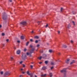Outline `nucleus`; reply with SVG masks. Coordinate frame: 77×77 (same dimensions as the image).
Wrapping results in <instances>:
<instances>
[{
    "instance_id": "f257e3e1",
    "label": "nucleus",
    "mask_w": 77,
    "mask_h": 77,
    "mask_svg": "<svg viewBox=\"0 0 77 77\" xmlns=\"http://www.w3.org/2000/svg\"><path fill=\"white\" fill-rule=\"evenodd\" d=\"M34 50H35V48H32L30 51V52L29 53L27 52L26 54H27V55H28V56L29 55V56L30 57H31V54H31V53H33V51H34Z\"/></svg>"
},
{
    "instance_id": "f03ea898",
    "label": "nucleus",
    "mask_w": 77,
    "mask_h": 77,
    "mask_svg": "<svg viewBox=\"0 0 77 77\" xmlns=\"http://www.w3.org/2000/svg\"><path fill=\"white\" fill-rule=\"evenodd\" d=\"M3 15H2V18L3 20H6V19H7V16H6L5 15V12H4L2 14Z\"/></svg>"
},
{
    "instance_id": "7ed1b4c3",
    "label": "nucleus",
    "mask_w": 77,
    "mask_h": 77,
    "mask_svg": "<svg viewBox=\"0 0 77 77\" xmlns=\"http://www.w3.org/2000/svg\"><path fill=\"white\" fill-rule=\"evenodd\" d=\"M20 24H22L23 26H26L27 24L26 22H22L20 23Z\"/></svg>"
},
{
    "instance_id": "20e7f679",
    "label": "nucleus",
    "mask_w": 77,
    "mask_h": 77,
    "mask_svg": "<svg viewBox=\"0 0 77 77\" xmlns=\"http://www.w3.org/2000/svg\"><path fill=\"white\" fill-rule=\"evenodd\" d=\"M22 58L23 60L26 59V55H24V54H23L22 56Z\"/></svg>"
},
{
    "instance_id": "39448f33",
    "label": "nucleus",
    "mask_w": 77,
    "mask_h": 77,
    "mask_svg": "<svg viewBox=\"0 0 77 77\" xmlns=\"http://www.w3.org/2000/svg\"><path fill=\"white\" fill-rule=\"evenodd\" d=\"M9 75V72H5L4 74L5 76H7V75Z\"/></svg>"
},
{
    "instance_id": "423d86ee",
    "label": "nucleus",
    "mask_w": 77,
    "mask_h": 77,
    "mask_svg": "<svg viewBox=\"0 0 77 77\" xmlns=\"http://www.w3.org/2000/svg\"><path fill=\"white\" fill-rule=\"evenodd\" d=\"M60 72L61 73H63V72H66V69H63L62 70L60 71Z\"/></svg>"
},
{
    "instance_id": "0eeeda50",
    "label": "nucleus",
    "mask_w": 77,
    "mask_h": 77,
    "mask_svg": "<svg viewBox=\"0 0 77 77\" xmlns=\"http://www.w3.org/2000/svg\"><path fill=\"white\" fill-rule=\"evenodd\" d=\"M42 57L44 58V59H45V57H47V55L46 54H43L42 55Z\"/></svg>"
},
{
    "instance_id": "6e6552de",
    "label": "nucleus",
    "mask_w": 77,
    "mask_h": 77,
    "mask_svg": "<svg viewBox=\"0 0 77 77\" xmlns=\"http://www.w3.org/2000/svg\"><path fill=\"white\" fill-rule=\"evenodd\" d=\"M42 70H45L47 69V67L46 66H43L42 68Z\"/></svg>"
},
{
    "instance_id": "1a4fd4ad",
    "label": "nucleus",
    "mask_w": 77,
    "mask_h": 77,
    "mask_svg": "<svg viewBox=\"0 0 77 77\" xmlns=\"http://www.w3.org/2000/svg\"><path fill=\"white\" fill-rule=\"evenodd\" d=\"M17 54H20V51L18 50L17 51Z\"/></svg>"
},
{
    "instance_id": "9d476101",
    "label": "nucleus",
    "mask_w": 77,
    "mask_h": 77,
    "mask_svg": "<svg viewBox=\"0 0 77 77\" xmlns=\"http://www.w3.org/2000/svg\"><path fill=\"white\" fill-rule=\"evenodd\" d=\"M69 61V59H67V60L66 61V63H68Z\"/></svg>"
},
{
    "instance_id": "9b49d317",
    "label": "nucleus",
    "mask_w": 77,
    "mask_h": 77,
    "mask_svg": "<svg viewBox=\"0 0 77 77\" xmlns=\"http://www.w3.org/2000/svg\"><path fill=\"white\" fill-rule=\"evenodd\" d=\"M34 38H35V39H38L39 37L38 36H36L34 37Z\"/></svg>"
},
{
    "instance_id": "f8f14e48",
    "label": "nucleus",
    "mask_w": 77,
    "mask_h": 77,
    "mask_svg": "<svg viewBox=\"0 0 77 77\" xmlns=\"http://www.w3.org/2000/svg\"><path fill=\"white\" fill-rule=\"evenodd\" d=\"M63 48H66L67 46H66V45H63Z\"/></svg>"
},
{
    "instance_id": "ddd939ff",
    "label": "nucleus",
    "mask_w": 77,
    "mask_h": 77,
    "mask_svg": "<svg viewBox=\"0 0 77 77\" xmlns=\"http://www.w3.org/2000/svg\"><path fill=\"white\" fill-rule=\"evenodd\" d=\"M75 62V61L74 60H73L72 61V62L71 63H70V64L71 65V64H72V63H74Z\"/></svg>"
},
{
    "instance_id": "4468645a",
    "label": "nucleus",
    "mask_w": 77,
    "mask_h": 77,
    "mask_svg": "<svg viewBox=\"0 0 77 77\" xmlns=\"http://www.w3.org/2000/svg\"><path fill=\"white\" fill-rule=\"evenodd\" d=\"M49 53H52V52H53V50H49Z\"/></svg>"
},
{
    "instance_id": "2eb2a0df",
    "label": "nucleus",
    "mask_w": 77,
    "mask_h": 77,
    "mask_svg": "<svg viewBox=\"0 0 77 77\" xmlns=\"http://www.w3.org/2000/svg\"><path fill=\"white\" fill-rule=\"evenodd\" d=\"M46 75V74H42L41 75V76L42 77H45Z\"/></svg>"
},
{
    "instance_id": "dca6fc26",
    "label": "nucleus",
    "mask_w": 77,
    "mask_h": 77,
    "mask_svg": "<svg viewBox=\"0 0 77 77\" xmlns=\"http://www.w3.org/2000/svg\"><path fill=\"white\" fill-rule=\"evenodd\" d=\"M24 37L23 36H21V39H24Z\"/></svg>"
},
{
    "instance_id": "f3484780",
    "label": "nucleus",
    "mask_w": 77,
    "mask_h": 77,
    "mask_svg": "<svg viewBox=\"0 0 77 77\" xmlns=\"http://www.w3.org/2000/svg\"><path fill=\"white\" fill-rule=\"evenodd\" d=\"M71 27V25L70 24H69L68 26L67 27L68 28V29H69V27Z\"/></svg>"
},
{
    "instance_id": "a211bd4d",
    "label": "nucleus",
    "mask_w": 77,
    "mask_h": 77,
    "mask_svg": "<svg viewBox=\"0 0 77 77\" xmlns=\"http://www.w3.org/2000/svg\"><path fill=\"white\" fill-rule=\"evenodd\" d=\"M49 75L51 77H52V73H49Z\"/></svg>"
},
{
    "instance_id": "6ab92c4d",
    "label": "nucleus",
    "mask_w": 77,
    "mask_h": 77,
    "mask_svg": "<svg viewBox=\"0 0 77 77\" xmlns=\"http://www.w3.org/2000/svg\"><path fill=\"white\" fill-rule=\"evenodd\" d=\"M27 74L30 75V74L29 73V71H27Z\"/></svg>"
},
{
    "instance_id": "aec40b11",
    "label": "nucleus",
    "mask_w": 77,
    "mask_h": 77,
    "mask_svg": "<svg viewBox=\"0 0 77 77\" xmlns=\"http://www.w3.org/2000/svg\"><path fill=\"white\" fill-rule=\"evenodd\" d=\"M11 60H14V57H11Z\"/></svg>"
},
{
    "instance_id": "412c9836",
    "label": "nucleus",
    "mask_w": 77,
    "mask_h": 77,
    "mask_svg": "<svg viewBox=\"0 0 77 77\" xmlns=\"http://www.w3.org/2000/svg\"><path fill=\"white\" fill-rule=\"evenodd\" d=\"M51 65H54V63L53 62H51Z\"/></svg>"
},
{
    "instance_id": "4be33fe9",
    "label": "nucleus",
    "mask_w": 77,
    "mask_h": 77,
    "mask_svg": "<svg viewBox=\"0 0 77 77\" xmlns=\"http://www.w3.org/2000/svg\"><path fill=\"white\" fill-rule=\"evenodd\" d=\"M45 64H47V63H48V61H45Z\"/></svg>"
},
{
    "instance_id": "5701e85b",
    "label": "nucleus",
    "mask_w": 77,
    "mask_h": 77,
    "mask_svg": "<svg viewBox=\"0 0 77 77\" xmlns=\"http://www.w3.org/2000/svg\"><path fill=\"white\" fill-rule=\"evenodd\" d=\"M38 42V40H36L35 41V43H37Z\"/></svg>"
},
{
    "instance_id": "b1692460",
    "label": "nucleus",
    "mask_w": 77,
    "mask_h": 77,
    "mask_svg": "<svg viewBox=\"0 0 77 77\" xmlns=\"http://www.w3.org/2000/svg\"><path fill=\"white\" fill-rule=\"evenodd\" d=\"M24 51H27V49H26V48H25L24 50H23Z\"/></svg>"
},
{
    "instance_id": "393cba45",
    "label": "nucleus",
    "mask_w": 77,
    "mask_h": 77,
    "mask_svg": "<svg viewBox=\"0 0 77 77\" xmlns=\"http://www.w3.org/2000/svg\"><path fill=\"white\" fill-rule=\"evenodd\" d=\"M30 75V77H33V74H30V75Z\"/></svg>"
},
{
    "instance_id": "a878e982",
    "label": "nucleus",
    "mask_w": 77,
    "mask_h": 77,
    "mask_svg": "<svg viewBox=\"0 0 77 77\" xmlns=\"http://www.w3.org/2000/svg\"><path fill=\"white\" fill-rule=\"evenodd\" d=\"M38 59H39L40 60H41V59H42V57L41 56L40 57L38 58Z\"/></svg>"
},
{
    "instance_id": "bb28decb",
    "label": "nucleus",
    "mask_w": 77,
    "mask_h": 77,
    "mask_svg": "<svg viewBox=\"0 0 77 77\" xmlns=\"http://www.w3.org/2000/svg\"><path fill=\"white\" fill-rule=\"evenodd\" d=\"M30 41L31 42H33V39H30Z\"/></svg>"
},
{
    "instance_id": "cd10ccee",
    "label": "nucleus",
    "mask_w": 77,
    "mask_h": 77,
    "mask_svg": "<svg viewBox=\"0 0 77 77\" xmlns=\"http://www.w3.org/2000/svg\"><path fill=\"white\" fill-rule=\"evenodd\" d=\"M0 74H2V75L3 74V72H0Z\"/></svg>"
},
{
    "instance_id": "c85d7f7f",
    "label": "nucleus",
    "mask_w": 77,
    "mask_h": 77,
    "mask_svg": "<svg viewBox=\"0 0 77 77\" xmlns=\"http://www.w3.org/2000/svg\"><path fill=\"white\" fill-rule=\"evenodd\" d=\"M29 42H27L26 43V46H27V45H29Z\"/></svg>"
},
{
    "instance_id": "c756f323",
    "label": "nucleus",
    "mask_w": 77,
    "mask_h": 77,
    "mask_svg": "<svg viewBox=\"0 0 77 77\" xmlns=\"http://www.w3.org/2000/svg\"><path fill=\"white\" fill-rule=\"evenodd\" d=\"M72 23L73 24V25L74 26L75 25V23H74V21H72Z\"/></svg>"
},
{
    "instance_id": "7c9ffc66",
    "label": "nucleus",
    "mask_w": 77,
    "mask_h": 77,
    "mask_svg": "<svg viewBox=\"0 0 77 77\" xmlns=\"http://www.w3.org/2000/svg\"><path fill=\"white\" fill-rule=\"evenodd\" d=\"M40 45H39V44H38L37 45V47H39Z\"/></svg>"
},
{
    "instance_id": "2f4dec72",
    "label": "nucleus",
    "mask_w": 77,
    "mask_h": 77,
    "mask_svg": "<svg viewBox=\"0 0 77 77\" xmlns=\"http://www.w3.org/2000/svg\"><path fill=\"white\" fill-rule=\"evenodd\" d=\"M38 24H40V23H41V22H39V21H38Z\"/></svg>"
},
{
    "instance_id": "473e14b6",
    "label": "nucleus",
    "mask_w": 77,
    "mask_h": 77,
    "mask_svg": "<svg viewBox=\"0 0 77 77\" xmlns=\"http://www.w3.org/2000/svg\"><path fill=\"white\" fill-rule=\"evenodd\" d=\"M40 53H43V51H42L41 50V51H40Z\"/></svg>"
},
{
    "instance_id": "72a5a7b5",
    "label": "nucleus",
    "mask_w": 77,
    "mask_h": 77,
    "mask_svg": "<svg viewBox=\"0 0 77 77\" xmlns=\"http://www.w3.org/2000/svg\"><path fill=\"white\" fill-rule=\"evenodd\" d=\"M30 67H31V69L33 68V66H32V65H31V66H30Z\"/></svg>"
},
{
    "instance_id": "f704fd0d",
    "label": "nucleus",
    "mask_w": 77,
    "mask_h": 77,
    "mask_svg": "<svg viewBox=\"0 0 77 77\" xmlns=\"http://www.w3.org/2000/svg\"><path fill=\"white\" fill-rule=\"evenodd\" d=\"M62 10H63V8H61V12L62 11Z\"/></svg>"
},
{
    "instance_id": "c9c22d12",
    "label": "nucleus",
    "mask_w": 77,
    "mask_h": 77,
    "mask_svg": "<svg viewBox=\"0 0 77 77\" xmlns=\"http://www.w3.org/2000/svg\"><path fill=\"white\" fill-rule=\"evenodd\" d=\"M2 36H4L5 35V33H2Z\"/></svg>"
},
{
    "instance_id": "e433bc0d",
    "label": "nucleus",
    "mask_w": 77,
    "mask_h": 77,
    "mask_svg": "<svg viewBox=\"0 0 77 77\" xmlns=\"http://www.w3.org/2000/svg\"><path fill=\"white\" fill-rule=\"evenodd\" d=\"M30 47L31 48H32L33 46H32V45H30Z\"/></svg>"
},
{
    "instance_id": "4c0bfd02",
    "label": "nucleus",
    "mask_w": 77,
    "mask_h": 77,
    "mask_svg": "<svg viewBox=\"0 0 77 77\" xmlns=\"http://www.w3.org/2000/svg\"><path fill=\"white\" fill-rule=\"evenodd\" d=\"M6 41H7V42H8L9 41V39H7Z\"/></svg>"
},
{
    "instance_id": "58836bf2",
    "label": "nucleus",
    "mask_w": 77,
    "mask_h": 77,
    "mask_svg": "<svg viewBox=\"0 0 77 77\" xmlns=\"http://www.w3.org/2000/svg\"><path fill=\"white\" fill-rule=\"evenodd\" d=\"M17 42H18V43H20V41L18 40L17 41Z\"/></svg>"
},
{
    "instance_id": "ea45409f",
    "label": "nucleus",
    "mask_w": 77,
    "mask_h": 77,
    "mask_svg": "<svg viewBox=\"0 0 77 77\" xmlns=\"http://www.w3.org/2000/svg\"><path fill=\"white\" fill-rule=\"evenodd\" d=\"M23 63V61H21L20 62V64H21Z\"/></svg>"
},
{
    "instance_id": "a19ab883",
    "label": "nucleus",
    "mask_w": 77,
    "mask_h": 77,
    "mask_svg": "<svg viewBox=\"0 0 77 77\" xmlns=\"http://www.w3.org/2000/svg\"><path fill=\"white\" fill-rule=\"evenodd\" d=\"M53 68H54V67L52 66V67L51 68V69H53Z\"/></svg>"
},
{
    "instance_id": "79ce46f5",
    "label": "nucleus",
    "mask_w": 77,
    "mask_h": 77,
    "mask_svg": "<svg viewBox=\"0 0 77 77\" xmlns=\"http://www.w3.org/2000/svg\"><path fill=\"white\" fill-rule=\"evenodd\" d=\"M48 27V24H47L45 26L46 27Z\"/></svg>"
},
{
    "instance_id": "37998d69",
    "label": "nucleus",
    "mask_w": 77,
    "mask_h": 77,
    "mask_svg": "<svg viewBox=\"0 0 77 77\" xmlns=\"http://www.w3.org/2000/svg\"><path fill=\"white\" fill-rule=\"evenodd\" d=\"M2 47H5V44H2Z\"/></svg>"
},
{
    "instance_id": "c03bdc74",
    "label": "nucleus",
    "mask_w": 77,
    "mask_h": 77,
    "mask_svg": "<svg viewBox=\"0 0 77 77\" xmlns=\"http://www.w3.org/2000/svg\"><path fill=\"white\" fill-rule=\"evenodd\" d=\"M23 66L24 68L25 67V65L23 64Z\"/></svg>"
},
{
    "instance_id": "a18cd8bd",
    "label": "nucleus",
    "mask_w": 77,
    "mask_h": 77,
    "mask_svg": "<svg viewBox=\"0 0 77 77\" xmlns=\"http://www.w3.org/2000/svg\"><path fill=\"white\" fill-rule=\"evenodd\" d=\"M71 42L72 43H73V41L71 40Z\"/></svg>"
},
{
    "instance_id": "49530a36",
    "label": "nucleus",
    "mask_w": 77,
    "mask_h": 77,
    "mask_svg": "<svg viewBox=\"0 0 77 77\" xmlns=\"http://www.w3.org/2000/svg\"><path fill=\"white\" fill-rule=\"evenodd\" d=\"M58 55H60V53H58Z\"/></svg>"
},
{
    "instance_id": "de8ad7c7",
    "label": "nucleus",
    "mask_w": 77,
    "mask_h": 77,
    "mask_svg": "<svg viewBox=\"0 0 77 77\" xmlns=\"http://www.w3.org/2000/svg\"><path fill=\"white\" fill-rule=\"evenodd\" d=\"M58 33L60 34V32L59 31H58Z\"/></svg>"
},
{
    "instance_id": "09e8293b",
    "label": "nucleus",
    "mask_w": 77,
    "mask_h": 77,
    "mask_svg": "<svg viewBox=\"0 0 77 77\" xmlns=\"http://www.w3.org/2000/svg\"><path fill=\"white\" fill-rule=\"evenodd\" d=\"M9 1H10V2H12V0H9Z\"/></svg>"
},
{
    "instance_id": "8fccbe9b",
    "label": "nucleus",
    "mask_w": 77,
    "mask_h": 77,
    "mask_svg": "<svg viewBox=\"0 0 77 77\" xmlns=\"http://www.w3.org/2000/svg\"><path fill=\"white\" fill-rule=\"evenodd\" d=\"M42 63V62H40L39 63V64H41Z\"/></svg>"
},
{
    "instance_id": "3c124183",
    "label": "nucleus",
    "mask_w": 77,
    "mask_h": 77,
    "mask_svg": "<svg viewBox=\"0 0 77 77\" xmlns=\"http://www.w3.org/2000/svg\"><path fill=\"white\" fill-rule=\"evenodd\" d=\"M31 33H33V31H32V32H31Z\"/></svg>"
},
{
    "instance_id": "603ef678",
    "label": "nucleus",
    "mask_w": 77,
    "mask_h": 77,
    "mask_svg": "<svg viewBox=\"0 0 77 77\" xmlns=\"http://www.w3.org/2000/svg\"><path fill=\"white\" fill-rule=\"evenodd\" d=\"M22 73L23 74H24V73H25V72H22Z\"/></svg>"
},
{
    "instance_id": "864d4df0",
    "label": "nucleus",
    "mask_w": 77,
    "mask_h": 77,
    "mask_svg": "<svg viewBox=\"0 0 77 77\" xmlns=\"http://www.w3.org/2000/svg\"><path fill=\"white\" fill-rule=\"evenodd\" d=\"M1 27H2V25H0V28H1Z\"/></svg>"
},
{
    "instance_id": "5fc2aeb1",
    "label": "nucleus",
    "mask_w": 77,
    "mask_h": 77,
    "mask_svg": "<svg viewBox=\"0 0 77 77\" xmlns=\"http://www.w3.org/2000/svg\"><path fill=\"white\" fill-rule=\"evenodd\" d=\"M35 77H37V76L36 75H35Z\"/></svg>"
},
{
    "instance_id": "6e6d98bb",
    "label": "nucleus",
    "mask_w": 77,
    "mask_h": 77,
    "mask_svg": "<svg viewBox=\"0 0 77 77\" xmlns=\"http://www.w3.org/2000/svg\"><path fill=\"white\" fill-rule=\"evenodd\" d=\"M21 71H23V69H21Z\"/></svg>"
},
{
    "instance_id": "4d7b16f0",
    "label": "nucleus",
    "mask_w": 77,
    "mask_h": 77,
    "mask_svg": "<svg viewBox=\"0 0 77 77\" xmlns=\"http://www.w3.org/2000/svg\"><path fill=\"white\" fill-rule=\"evenodd\" d=\"M57 62H59V60H58V61H57Z\"/></svg>"
},
{
    "instance_id": "13d9d810",
    "label": "nucleus",
    "mask_w": 77,
    "mask_h": 77,
    "mask_svg": "<svg viewBox=\"0 0 77 77\" xmlns=\"http://www.w3.org/2000/svg\"><path fill=\"white\" fill-rule=\"evenodd\" d=\"M20 77H21V75H20Z\"/></svg>"
},
{
    "instance_id": "bf43d9fd",
    "label": "nucleus",
    "mask_w": 77,
    "mask_h": 77,
    "mask_svg": "<svg viewBox=\"0 0 77 77\" xmlns=\"http://www.w3.org/2000/svg\"><path fill=\"white\" fill-rule=\"evenodd\" d=\"M73 14H74V13H73Z\"/></svg>"
},
{
    "instance_id": "052dcab7",
    "label": "nucleus",
    "mask_w": 77,
    "mask_h": 77,
    "mask_svg": "<svg viewBox=\"0 0 77 77\" xmlns=\"http://www.w3.org/2000/svg\"><path fill=\"white\" fill-rule=\"evenodd\" d=\"M47 44H48V43H47Z\"/></svg>"
}]
</instances>
